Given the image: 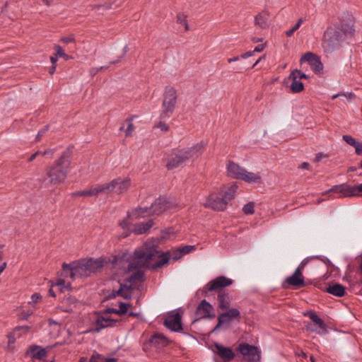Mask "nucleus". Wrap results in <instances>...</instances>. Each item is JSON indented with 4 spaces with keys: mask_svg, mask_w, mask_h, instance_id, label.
Masks as SVG:
<instances>
[{
    "mask_svg": "<svg viewBox=\"0 0 362 362\" xmlns=\"http://www.w3.org/2000/svg\"><path fill=\"white\" fill-rule=\"evenodd\" d=\"M169 252L160 253L158 247L152 243H145L134 250L129 269L148 268L155 269L167 264L170 259Z\"/></svg>",
    "mask_w": 362,
    "mask_h": 362,
    "instance_id": "1",
    "label": "nucleus"
},
{
    "mask_svg": "<svg viewBox=\"0 0 362 362\" xmlns=\"http://www.w3.org/2000/svg\"><path fill=\"white\" fill-rule=\"evenodd\" d=\"M71 163V152L66 149L53 164L46 167L45 170L47 178H44L42 182L45 183V186L64 182L68 176Z\"/></svg>",
    "mask_w": 362,
    "mask_h": 362,
    "instance_id": "2",
    "label": "nucleus"
},
{
    "mask_svg": "<svg viewBox=\"0 0 362 362\" xmlns=\"http://www.w3.org/2000/svg\"><path fill=\"white\" fill-rule=\"evenodd\" d=\"M206 143L202 141L194 146L173 151L168 158L166 168L168 170L182 167L189 160L198 158L204 151Z\"/></svg>",
    "mask_w": 362,
    "mask_h": 362,
    "instance_id": "3",
    "label": "nucleus"
},
{
    "mask_svg": "<svg viewBox=\"0 0 362 362\" xmlns=\"http://www.w3.org/2000/svg\"><path fill=\"white\" fill-rule=\"evenodd\" d=\"M104 262L103 260H94L92 258L81 259L73 262L70 264L64 263V270L71 269L70 277L75 279L77 277H87L92 273L96 272L99 269L103 268Z\"/></svg>",
    "mask_w": 362,
    "mask_h": 362,
    "instance_id": "4",
    "label": "nucleus"
},
{
    "mask_svg": "<svg viewBox=\"0 0 362 362\" xmlns=\"http://www.w3.org/2000/svg\"><path fill=\"white\" fill-rule=\"evenodd\" d=\"M173 204L167 198L160 197L151 204L150 207H139L134 209V214L136 218H144L148 215H160L164 211L170 209Z\"/></svg>",
    "mask_w": 362,
    "mask_h": 362,
    "instance_id": "5",
    "label": "nucleus"
},
{
    "mask_svg": "<svg viewBox=\"0 0 362 362\" xmlns=\"http://www.w3.org/2000/svg\"><path fill=\"white\" fill-rule=\"evenodd\" d=\"M345 38L340 30L327 28L323 35L322 47L326 52L331 53L341 47Z\"/></svg>",
    "mask_w": 362,
    "mask_h": 362,
    "instance_id": "6",
    "label": "nucleus"
},
{
    "mask_svg": "<svg viewBox=\"0 0 362 362\" xmlns=\"http://www.w3.org/2000/svg\"><path fill=\"white\" fill-rule=\"evenodd\" d=\"M177 92L173 87H167L164 93L160 119L165 120L170 118L174 112L177 104Z\"/></svg>",
    "mask_w": 362,
    "mask_h": 362,
    "instance_id": "7",
    "label": "nucleus"
},
{
    "mask_svg": "<svg viewBox=\"0 0 362 362\" xmlns=\"http://www.w3.org/2000/svg\"><path fill=\"white\" fill-rule=\"evenodd\" d=\"M243 357V360L248 362H258L260 361V351L259 349L247 343H240L236 349Z\"/></svg>",
    "mask_w": 362,
    "mask_h": 362,
    "instance_id": "8",
    "label": "nucleus"
},
{
    "mask_svg": "<svg viewBox=\"0 0 362 362\" xmlns=\"http://www.w3.org/2000/svg\"><path fill=\"white\" fill-rule=\"evenodd\" d=\"M240 318V312L237 308H229L226 312L221 313L218 317V323L213 329V332L218 330L222 326L229 327L232 321Z\"/></svg>",
    "mask_w": 362,
    "mask_h": 362,
    "instance_id": "9",
    "label": "nucleus"
},
{
    "mask_svg": "<svg viewBox=\"0 0 362 362\" xmlns=\"http://www.w3.org/2000/svg\"><path fill=\"white\" fill-rule=\"evenodd\" d=\"M194 315V322L202 319H212L215 317L214 307L206 300H202L197 305Z\"/></svg>",
    "mask_w": 362,
    "mask_h": 362,
    "instance_id": "10",
    "label": "nucleus"
},
{
    "mask_svg": "<svg viewBox=\"0 0 362 362\" xmlns=\"http://www.w3.org/2000/svg\"><path fill=\"white\" fill-rule=\"evenodd\" d=\"M204 206L214 211H221L226 209L227 202L221 194L212 193L207 197Z\"/></svg>",
    "mask_w": 362,
    "mask_h": 362,
    "instance_id": "11",
    "label": "nucleus"
},
{
    "mask_svg": "<svg viewBox=\"0 0 362 362\" xmlns=\"http://www.w3.org/2000/svg\"><path fill=\"white\" fill-rule=\"evenodd\" d=\"M304 61L308 62L313 71L316 74L320 73L323 69V64L320 57L313 52H307L304 54L300 59V62Z\"/></svg>",
    "mask_w": 362,
    "mask_h": 362,
    "instance_id": "12",
    "label": "nucleus"
},
{
    "mask_svg": "<svg viewBox=\"0 0 362 362\" xmlns=\"http://www.w3.org/2000/svg\"><path fill=\"white\" fill-rule=\"evenodd\" d=\"M339 30L341 32L345 37L353 35L354 33V18L352 15L346 13L343 16V19H341V28Z\"/></svg>",
    "mask_w": 362,
    "mask_h": 362,
    "instance_id": "13",
    "label": "nucleus"
},
{
    "mask_svg": "<svg viewBox=\"0 0 362 362\" xmlns=\"http://www.w3.org/2000/svg\"><path fill=\"white\" fill-rule=\"evenodd\" d=\"M164 325L173 332H180L182 329L181 316L178 313L168 316L165 321Z\"/></svg>",
    "mask_w": 362,
    "mask_h": 362,
    "instance_id": "14",
    "label": "nucleus"
},
{
    "mask_svg": "<svg viewBox=\"0 0 362 362\" xmlns=\"http://www.w3.org/2000/svg\"><path fill=\"white\" fill-rule=\"evenodd\" d=\"M286 284L293 286L296 288H301L305 286L304 277L303 273L299 269H296L293 274L287 277L284 283V286L286 287Z\"/></svg>",
    "mask_w": 362,
    "mask_h": 362,
    "instance_id": "15",
    "label": "nucleus"
},
{
    "mask_svg": "<svg viewBox=\"0 0 362 362\" xmlns=\"http://www.w3.org/2000/svg\"><path fill=\"white\" fill-rule=\"evenodd\" d=\"M233 284V280L230 279H228L226 276H218L216 279L211 281L207 285H206V290L208 291H213L216 289H220L223 287L228 286Z\"/></svg>",
    "mask_w": 362,
    "mask_h": 362,
    "instance_id": "16",
    "label": "nucleus"
},
{
    "mask_svg": "<svg viewBox=\"0 0 362 362\" xmlns=\"http://www.w3.org/2000/svg\"><path fill=\"white\" fill-rule=\"evenodd\" d=\"M109 184L112 185V192L117 194H122L127 192L130 187V180L128 178L122 179L118 177L112 180Z\"/></svg>",
    "mask_w": 362,
    "mask_h": 362,
    "instance_id": "17",
    "label": "nucleus"
},
{
    "mask_svg": "<svg viewBox=\"0 0 362 362\" xmlns=\"http://www.w3.org/2000/svg\"><path fill=\"white\" fill-rule=\"evenodd\" d=\"M119 321L108 317L99 316L97 317L95 327L92 329L93 332H99L103 329L108 327H115Z\"/></svg>",
    "mask_w": 362,
    "mask_h": 362,
    "instance_id": "18",
    "label": "nucleus"
},
{
    "mask_svg": "<svg viewBox=\"0 0 362 362\" xmlns=\"http://www.w3.org/2000/svg\"><path fill=\"white\" fill-rule=\"evenodd\" d=\"M214 347L216 349L214 352L224 361H230L235 356L233 349L229 347H226L218 343L214 344Z\"/></svg>",
    "mask_w": 362,
    "mask_h": 362,
    "instance_id": "19",
    "label": "nucleus"
},
{
    "mask_svg": "<svg viewBox=\"0 0 362 362\" xmlns=\"http://www.w3.org/2000/svg\"><path fill=\"white\" fill-rule=\"evenodd\" d=\"M329 192L339 193V197L354 196V186H350L346 183L333 186Z\"/></svg>",
    "mask_w": 362,
    "mask_h": 362,
    "instance_id": "20",
    "label": "nucleus"
},
{
    "mask_svg": "<svg viewBox=\"0 0 362 362\" xmlns=\"http://www.w3.org/2000/svg\"><path fill=\"white\" fill-rule=\"evenodd\" d=\"M47 354L46 349L37 345L30 346L26 351V355L30 356L33 359L41 360L46 357Z\"/></svg>",
    "mask_w": 362,
    "mask_h": 362,
    "instance_id": "21",
    "label": "nucleus"
},
{
    "mask_svg": "<svg viewBox=\"0 0 362 362\" xmlns=\"http://www.w3.org/2000/svg\"><path fill=\"white\" fill-rule=\"evenodd\" d=\"M228 174L230 177L234 179L240 180L241 177L245 170L243 168L233 161H229L227 165Z\"/></svg>",
    "mask_w": 362,
    "mask_h": 362,
    "instance_id": "22",
    "label": "nucleus"
},
{
    "mask_svg": "<svg viewBox=\"0 0 362 362\" xmlns=\"http://www.w3.org/2000/svg\"><path fill=\"white\" fill-rule=\"evenodd\" d=\"M90 196H98L100 194H110L112 192V185L109 182L96 185L90 188Z\"/></svg>",
    "mask_w": 362,
    "mask_h": 362,
    "instance_id": "23",
    "label": "nucleus"
},
{
    "mask_svg": "<svg viewBox=\"0 0 362 362\" xmlns=\"http://www.w3.org/2000/svg\"><path fill=\"white\" fill-rule=\"evenodd\" d=\"M153 226L152 220H149L146 222H142L138 224L133 225L132 233L136 235H142L147 233Z\"/></svg>",
    "mask_w": 362,
    "mask_h": 362,
    "instance_id": "24",
    "label": "nucleus"
},
{
    "mask_svg": "<svg viewBox=\"0 0 362 362\" xmlns=\"http://www.w3.org/2000/svg\"><path fill=\"white\" fill-rule=\"evenodd\" d=\"M269 13L267 11H263L255 16V25L261 29L269 27Z\"/></svg>",
    "mask_w": 362,
    "mask_h": 362,
    "instance_id": "25",
    "label": "nucleus"
},
{
    "mask_svg": "<svg viewBox=\"0 0 362 362\" xmlns=\"http://www.w3.org/2000/svg\"><path fill=\"white\" fill-rule=\"evenodd\" d=\"M134 210L132 213L128 212L127 214V217L124 218L122 221H121L119 223V226L124 230V232H123L124 238L129 236L132 233L133 224L129 221V219L130 218V217L132 216H133L136 218L135 215L134 214Z\"/></svg>",
    "mask_w": 362,
    "mask_h": 362,
    "instance_id": "26",
    "label": "nucleus"
},
{
    "mask_svg": "<svg viewBox=\"0 0 362 362\" xmlns=\"http://www.w3.org/2000/svg\"><path fill=\"white\" fill-rule=\"evenodd\" d=\"M218 308L222 310H227L230 305V298L228 293L219 290L217 296Z\"/></svg>",
    "mask_w": 362,
    "mask_h": 362,
    "instance_id": "27",
    "label": "nucleus"
},
{
    "mask_svg": "<svg viewBox=\"0 0 362 362\" xmlns=\"http://www.w3.org/2000/svg\"><path fill=\"white\" fill-rule=\"evenodd\" d=\"M288 80L291 81L290 89L292 93H300L304 90L303 83L298 78H296V75L293 72L288 76Z\"/></svg>",
    "mask_w": 362,
    "mask_h": 362,
    "instance_id": "28",
    "label": "nucleus"
},
{
    "mask_svg": "<svg viewBox=\"0 0 362 362\" xmlns=\"http://www.w3.org/2000/svg\"><path fill=\"white\" fill-rule=\"evenodd\" d=\"M325 291L327 293L337 297H342L346 293L345 287L340 284H334L332 285H329L326 288Z\"/></svg>",
    "mask_w": 362,
    "mask_h": 362,
    "instance_id": "29",
    "label": "nucleus"
},
{
    "mask_svg": "<svg viewBox=\"0 0 362 362\" xmlns=\"http://www.w3.org/2000/svg\"><path fill=\"white\" fill-rule=\"evenodd\" d=\"M304 315L309 317L312 320L313 324L314 325L317 326L318 327L322 329L323 330H327L326 325L323 322V320L313 311H308L304 313Z\"/></svg>",
    "mask_w": 362,
    "mask_h": 362,
    "instance_id": "30",
    "label": "nucleus"
},
{
    "mask_svg": "<svg viewBox=\"0 0 362 362\" xmlns=\"http://www.w3.org/2000/svg\"><path fill=\"white\" fill-rule=\"evenodd\" d=\"M29 329H30V327L28 326L16 327L14 329V330L12 333V335L11 334L8 336L9 343H14L16 337H18V338L21 337L22 336V334L27 333Z\"/></svg>",
    "mask_w": 362,
    "mask_h": 362,
    "instance_id": "31",
    "label": "nucleus"
},
{
    "mask_svg": "<svg viewBox=\"0 0 362 362\" xmlns=\"http://www.w3.org/2000/svg\"><path fill=\"white\" fill-rule=\"evenodd\" d=\"M194 250L195 246L194 245H185L179 248L177 250L174 251L171 258L174 260H177L181 258L183 255L188 254Z\"/></svg>",
    "mask_w": 362,
    "mask_h": 362,
    "instance_id": "32",
    "label": "nucleus"
},
{
    "mask_svg": "<svg viewBox=\"0 0 362 362\" xmlns=\"http://www.w3.org/2000/svg\"><path fill=\"white\" fill-rule=\"evenodd\" d=\"M240 180L248 183H258L261 181V177L254 173L247 172L245 170Z\"/></svg>",
    "mask_w": 362,
    "mask_h": 362,
    "instance_id": "33",
    "label": "nucleus"
},
{
    "mask_svg": "<svg viewBox=\"0 0 362 362\" xmlns=\"http://www.w3.org/2000/svg\"><path fill=\"white\" fill-rule=\"evenodd\" d=\"M150 342L155 345L166 346L169 344V340L162 334H156L152 336Z\"/></svg>",
    "mask_w": 362,
    "mask_h": 362,
    "instance_id": "34",
    "label": "nucleus"
},
{
    "mask_svg": "<svg viewBox=\"0 0 362 362\" xmlns=\"http://www.w3.org/2000/svg\"><path fill=\"white\" fill-rule=\"evenodd\" d=\"M144 273L141 270L134 272L129 278L128 281L131 284H135L137 281L142 282L144 281Z\"/></svg>",
    "mask_w": 362,
    "mask_h": 362,
    "instance_id": "35",
    "label": "nucleus"
},
{
    "mask_svg": "<svg viewBox=\"0 0 362 362\" xmlns=\"http://www.w3.org/2000/svg\"><path fill=\"white\" fill-rule=\"evenodd\" d=\"M237 187H238L236 185H232L223 194H221L224 199H226L227 204L235 197Z\"/></svg>",
    "mask_w": 362,
    "mask_h": 362,
    "instance_id": "36",
    "label": "nucleus"
},
{
    "mask_svg": "<svg viewBox=\"0 0 362 362\" xmlns=\"http://www.w3.org/2000/svg\"><path fill=\"white\" fill-rule=\"evenodd\" d=\"M305 327H306L307 330H308L311 332L318 334H322L327 333V330H323L322 329L318 327L317 326L314 325V324H313V323L308 322L305 325Z\"/></svg>",
    "mask_w": 362,
    "mask_h": 362,
    "instance_id": "37",
    "label": "nucleus"
},
{
    "mask_svg": "<svg viewBox=\"0 0 362 362\" xmlns=\"http://www.w3.org/2000/svg\"><path fill=\"white\" fill-rule=\"evenodd\" d=\"M134 116H132L131 117L127 119L125 122L127 123V127L125 130L126 136H130L132 135V132L134 130V126L133 124V118Z\"/></svg>",
    "mask_w": 362,
    "mask_h": 362,
    "instance_id": "38",
    "label": "nucleus"
},
{
    "mask_svg": "<svg viewBox=\"0 0 362 362\" xmlns=\"http://www.w3.org/2000/svg\"><path fill=\"white\" fill-rule=\"evenodd\" d=\"M177 21L178 23L185 26L186 30H189V25L187 21V16L180 13L177 15Z\"/></svg>",
    "mask_w": 362,
    "mask_h": 362,
    "instance_id": "39",
    "label": "nucleus"
},
{
    "mask_svg": "<svg viewBox=\"0 0 362 362\" xmlns=\"http://www.w3.org/2000/svg\"><path fill=\"white\" fill-rule=\"evenodd\" d=\"M131 288H132V286H127L126 285L121 284L119 289L118 291H115V293H116L117 296H119L123 297L124 298L129 299V298H130L131 296L129 295L124 293L123 291H124V289H131Z\"/></svg>",
    "mask_w": 362,
    "mask_h": 362,
    "instance_id": "40",
    "label": "nucleus"
},
{
    "mask_svg": "<svg viewBox=\"0 0 362 362\" xmlns=\"http://www.w3.org/2000/svg\"><path fill=\"white\" fill-rule=\"evenodd\" d=\"M304 21V19L303 18H300L298 22L296 23V25L290 30H287L286 32V35L288 36V37H291L293 35V33L300 28V26L301 25L302 23Z\"/></svg>",
    "mask_w": 362,
    "mask_h": 362,
    "instance_id": "41",
    "label": "nucleus"
},
{
    "mask_svg": "<svg viewBox=\"0 0 362 362\" xmlns=\"http://www.w3.org/2000/svg\"><path fill=\"white\" fill-rule=\"evenodd\" d=\"M243 211L245 214H253L255 213V204L253 202H249L244 205Z\"/></svg>",
    "mask_w": 362,
    "mask_h": 362,
    "instance_id": "42",
    "label": "nucleus"
},
{
    "mask_svg": "<svg viewBox=\"0 0 362 362\" xmlns=\"http://www.w3.org/2000/svg\"><path fill=\"white\" fill-rule=\"evenodd\" d=\"M54 49L56 51V55L57 57H63L65 60H68L69 57L64 52L62 47L59 45H55Z\"/></svg>",
    "mask_w": 362,
    "mask_h": 362,
    "instance_id": "43",
    "label": "nucleus"
},
{
    "mask_svg": "<svg viewBox=\"0 0 362 362\" xmlns=\"http://www.w3.org/2000/svg\"><path fill=\"white\" fill-rule=\"evenodd\" d=\"M130 307V305L124 303V302H119V309L118 313L119 315H122L125 313H127L128 308Z\"/></svg>",
    "mask_w": 362,
    "mask_h": 362,
    "instance_id": "44",
    "label": "nucleus"
},
{
    "mask_svg": "<svg viewBox=\"0 0 362 362\" xmlns=\"http://www.w3.org/2000/svg\"><path fill=\"white\" fill-rule=\"evenodd\" d=\"M71 196L73 197H79V196L91 197L90 196V189H87V190L74 192L71 193Z\"/></svg>",
    "mask_w": 362,
    "mask_h": 362,
    "instance_id": "45",
    "label": "nucleus"
},
{
    "mask_svg": "<svg viewBox=\"0 0 362 362\" xmlns=\"http://www.w3.org/2000/svg\"><path fill=\"white\" fill-rule=\"evenodd\" d=\"M343 139L348 144L354 146L358 141H356V139L352 137L350 135H344Z\"/></svg>",
    "mask_w": 362,
    "mask_h": 362,
    "instance_id": "46",
    "label": "nucleus"
},
{
    "mask_svg": "<svg viewBox=\"0 0 362 362\" xmlns=\"http://www.w3.org/2000/svg\"><path fill=\"white\" fill-rule=\"evenodd\" d=\"M292 72L296 75V78H298L299 80L308 78L305 74L298 69H295Z\"/></svg>",
    "mask_w": 362,
    "mask_h": 362,
    "instance_id": "47",
    "label": "nucleus"
},
{
    "mask_svg": "<svg viewBox=\"0 0 362 362\" xmlns=\"http://www.w3.org/2000/svg\"><path fill=\"white\" fill-rule=\"evenodd\" d=\"M103 358L101 354L94 352L91 356L89 362H99Z\"/></svg>",
    "mask_w": 362,
    "mask_h": 362,
    "instance_id": "48",
    "label": "nucleus"
},
{
    "mask_svg": "<svg viewBox=\"0 0 362 362\" xmlns=\"http://www.w3.org/2000/svg\"><path fill=\"white\" fill-rule=\"evenodd\" d=\"M156 127L160 129L162 131L167 132L169 129L168 125L163 121L159 122Z\"/></svg>",
    "mask_w": 362,
    "mask_h": 362,
    "instance_id": "49",
    "label": "nucleus"
},
{
    "mask_svg": "<svg viewBox=\"0 0 362 362\" xmlns=\"http://www.w3.org/2000/svg\"><path fill=\"white\" fill-rule=\"evenodd\" d=\"M354 147L355 148V151L357 155H361L362 154V143L361 142H357Z\"/></svg>",
    "mask_w": 362,
    "mask_h": 362,
    "instance_id": "50",
    "label": "nucleus"
},
{
    "mask_svg": "<svg viewBox=\"0 0 362 362\" xmlns=\"http://www.w3.org/2000/svg\"><path fill=\"white\" fill-rule=\"evenodd\" d=\"M308 262H309L308 258L304 259L296 269H299L301 272V273H303V271L305 265L308 263Z\"/></svg>",
    "mask_w": 362,
    "mask_h": 362,
    "instance_id": "51",
    "label": "nucleus"
},
{
    "mask_svg": "<svg viewBox=\"0 0 362 362\" xmlns=\"http://www.w3.org/2000/svg\"><path fill=\"white\" fill-rule=\"evenodd\" d=\"M354 196H357L360 192H362V184L354 186Z\"/></svg>",
    "mask_w": 362,
    "mask_h": 362,
    "instance_id": "52",
    "label": "nucleus"
},
{
    "mask_svg": "<svg viewBox=\"0 0 362 362\" xmlns=\"http://www.w3.org/2000/svg\"><path fill=\"white\" fill-rule=\"evenodd\" d=\"M61 41L65 44H68L74 41V38L72 36L64 37L61 38Z\"/></svg>",
    "mask_w": 362,
    "mask_h": 362,
    "instance_id": "53",
    "label": "nucleus"
},
{
    "mask_svg": "<svg viewBox=\"0 0 362 362\" xmlns=\"http://www.w3.org/2000/svg\"><path fill=\"white\" fill-rule=\"evenodd\" d=\"M55 150L54 149H47L42 152V156H49L50 158L52 157Z\"/></svg>",
    "mask_w": 362,
    "mask_h": 362,
    "instance_id": "54",
    "label": "nucleus"
},
{
    "mask_svg": "<svg viewBox=\"0 0 362 362\" xmlns=\"http://www.w3.org/2000/svg\"><path fill=\"white\" fill-rule=\"evenodd\" d=\"M62 276L64 278H67V277H70V274H71V269H66V270H64V268L62 267Z\"/></svg>",
    "mask_w": 362,
    "mask_h": 362,
    "instance_id": "55",
    "label": "nucleus"
},
{
    "mask_svg": "<svg viewBox=\"0 0 362 362\" xmlns=\"http://www.w3.org/2000/svg\"><path fill=\"white\" fill-rule=\"evenodd\" d=\"M41 296L37 293H34L31 296L32 303H36L40 299Z\"/></svg>",
    "mask_w": 362,
    "mask_h": 362,
    "instance_id": "56",
    "label": "nucleus"
},
{
    "mask_svg": "<svg viewBox=\"0 0 362 362\" xmlns=\"http://www.w3.org/2000/svg\"><path fill=\"white\" fill-rule=\"evenodd\" d=\"M106 313H115V314H117L119 315L118 310L115 309V308H107L104 311V314H106Z\"/></svg>",
    "mask_w": 362,
    "mask_h": 362,
    "instance_id": "57",
    "label": "nucleus"
},
{
    "mask_svg": "<svg viewBox=\"0 0 362 362\" xmlns=\"http://www.w3.org/2000/svg\"><path fill=\"white\" fill-rule=\"evenodd\" d=\"M264 47H265V45L264 44H261V45H259L257 47H255V48L253 51H254V52H260L263 51Z\"/></svg>",
    "mask_w": 362,
    "mask_h": 362,
    "instance_id": "58",
    "label": "nucleus"
},
{
    "mask_svg": "<svg viewBox=\"0 0 362 362\" xmlns=\"http://www.w3.org/2000/svg\"><path fill=\"white\" fill-rule=\"evenodd\" d=\"M254 53V51H249L241 55V57L243 59L247 58L249 57H251Z\"/></svg>",
    "mask_w": 362,
    "mask_h": 362,
    "instance_id": "59",
    "label": "nucleus"
},
{
    "mask_svg": "<svg viewBox=\"0 0 362 362\" xmlns=\"http://www.w3.org/2000/svg\"><path fill=\"white\" fill-rule=\"evenodd\" d=\"M65 284V281L63 279H59L57 280L56 285L58 286H64Z\"/></svg>",
    "mask_w": 362,
    "mask_h": 362,
    "instance_id": "60",
    "label": "nucleus"
},
{
    "mask_svg": "<svg viewBox=\"0 0 362 362\" xmlns=\"http://www.w3.org/2000/svg\"><path fill=\"white\" fill-rule=\"evenodd\" d=\"M300 168L302 169H306V170H308L309 168H310V164L307 162H304L300 166Z\"/></svg>",
    "mask_w": 362,
    "mask_h": 362,
    "instance_id": "61",
    "label": "nucleus"
},
{
    "mask_svg": "<svg viewBox=\"0 0 362 362\" xmlns=\"http://www.w3.org/2000/svg\"><path fill=\"white\" fill-rule=\"evenodd\" d=\"M58 57L55 54V56L50 57V61L53 65H56V63L57 62Z\"/></svg>",
    "mask_w": 362,
    "mask_h": 362,
    "instance_id": "62",
    "label": "nucleus"
},
{
    "mask_svg": "<svg viewBox=\"0 0 362 362\" xmlns=\"http://www.w3.org/2000/svg\"><path fill=\"white\" fill-rule=\"evenodd\" d=\"M107 66H100L95 69H93L91 71V73L95 74L96 72L103 70L105 68H107Z\"/></svg>",
    "mask_w": 362,
    "mask_h": 362,
    "instance_id": "63",
    "label": "nucleus"
},
{
    "mask_svg": "<svg viewBox=\"0 0 362 362\" xmlns=\"http://www.w3.org/2000/svg\"><path fill=\"white\" fill-rule=\"evenodd\" d=\"M56 71V65H53L49 68V73L52 75Z\"/></svg>",
    "mask_w": 362,
    "mask_h": 362,
    "instance_id": "64",
    "label": "nucleus"
}]
</instances>
